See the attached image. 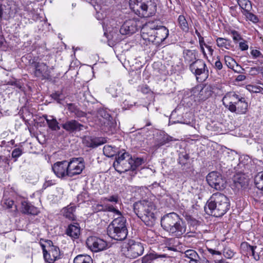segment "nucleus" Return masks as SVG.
Here are the masks:
<instances>
[{
  "label": "nucleus",
  "mask_w": 263,
  "mask_h": 263,
  "mask_svg": "<svg viewBox=\"0 0 263 263\" xmlns=\"http://www.w3.org/2000/svg\"><path fill=\"white\" fill-rule=\"evenodd\" d=\"M7 84L14 86L19 89L22 88V85L20 81L17 80H10L7 82Z\"/></svg>",
  "instance_id": "nucleus-46"
},
{
  "label": "nucleus",
  "mask_w": 263,
  "mask_h": 263,
  "mask_svg": "<svg viewBox=\"0 0 263 263\" xmlns=\"http://www.w3.org/2000/svg\"><path fill=\"white\" fill-rule=\"evenodd\" d=\"M98 117L100 122L108 128V129L112 130V128L114 126V122L112 117L110 116L108 111L104 109H101L98 111Z\"/></svg>",
  "instance_id": "nucleus-18"
},
{
  "label": "nucleus",
  "mask_w": 263,
  "mask_h": 263,
  "mask_svg": "<svg viewBox=\"0 0 263 263\" xmlns=\"http://www.w3.org/2000/svg\"><path fill=\"white\" fill-rule=\"evenodd\" d=\"M180 123L190 125L192 127H195V122L193 118L191 119V120H187L186 119H184L183 121L180 122Z\"/></svg>",
  "instance_id": "nucleus-56"
},
{
  "label": "nucleus",
  "mask_w": 263,
  "mask_h": 263,
  "mask_svg": "<svg viewBox=\"0 0 263 263\" xmlns=\"http://www.w3.org/2000/svg\"><path fill=\"white\" fill-rule=\"evenodd\" d=\"M235 106V111H231L232 112H235L238 114H244L248 110V104L246 102V99L240 96Z\"/></svg>",
  "instance_id": "nucleus-25"
},
{
  "label": "nucleus",
  "mask_w": 263,
  "mask_h": 263,
  "mask_svg": "<svg viewBox=\"0 0 263 263\" xmlns=\"http://www.w3.org/2000/svg\"><path fill=\"white\" fill-rule=\"evenodd\" d=\"M96 210L97 211H105V206L101 204H97L96 206Z\"/></svg>",
  "instance_id": "nucleus-61"
},
{
  "label": "nucleus",
  "mask_w": 263,
  "mask_h": 263,
  "mask_svg": "<svg viewBox=\"0 0 263 263\" xmlns=\"http://www.w3.org/2000/svg\"><path fill=\"white\" fill-rule=\"evenodd\" d=\"M131 156L124 149L118 151L116 155V160L113 163L115 169L120 174L129 170V160Z\"/></svg>",
  "instance_id": "nucleus-7"
},
{
  "label": "nucleus",
  "mask_w": 263,
  "mask_h": 263,
  "mask_svg": "<svg viewBox=\"0 0 263 263\" xmlns=\"http://www.w3.org/2000/svg\"><path fill=\"white\" fill-rule=\"evenodd\" d=\"M66 234L71 238H78L80 234V228L77 223L69 224L66 231Z\"/></svg>",
  "instance_id": "nucleus-26"
},
{
  "label": "nucleus",
  "mask_w": 263,
  "mask_h": 263,
  "mask_svg": "<svg viewBox=\"0 0 263 263\" xmlns=\"http://www.w3.org/2000/svg\"><path fill=\"white\" fill-rule=\"evenodd\" d=\"M206 178L209 185L216 190H221L226 187L225 180L217 172H211L208 174Z\"/></svg>",
  "instance_id": "nucleus-9"
},
{
  "label": "nucleus",
  "mask_w": 263,
  "mask_h": 263,
  "mask_svg": "<svg viewBox=\"0 0 263 263\" xmlns=\"http://www.w3.org/2000/svg\"><path fill=\"white\" fill-rule=\"evenodd\" d=\"M168 30L163 26H157L155 31L154 44H160L164 41L168 35Z\"/></svg>",
  "instance_id": "nucleus-19"
},
{
  "label": "nucleus",
  "mask_w": 263,
  "mask_h": 263,
  "mask_svg": "<svg viewBox=\"0 0 263 263\" xmlns=\"http://www.w3.org/2000/svg\"><path fill=\"white\" fill-rule=\"evenodd\" d=\"M239 46L242 51L247 50L249 48L247 41L245 40H243L239 43Z\"/></svg>",
  "instance_id": "nucleus-53"
},
{
  "label": "nucleus",
  "mask_w": 263,
  "mask_h": 263,
  "mask_svg": "<svg viewBox=\"0 0 263 263\" xmlns=\"http://www.w3.org/2000/svg\"><path fill=\"white\" fill-rule=\"evenodd\" d=\"M256 187L260 190H263V171L258 173L254 179Z\"/></svg>",
  "instance_id": "nucleus-38"
},
{
  "label": "nucleus",
  "mask_w": 263,
  "mask_h": 263,
  "mask_svg": "<svg viewBox=\"0 0 263 263\" xmlns=\"http://www.w3.org/2000/svg\"><path fill=\"white\" fill-rule=\"evenodd\" d=\"M237 4L242 9L241 12L252 9V4L249 0H237Z\"/></svg>",
  "instance_id": "nucleus-37"
},
{
  "label": "nucleus",
  "mask_w": 263,
  "mask_h": 263,
  "mask_svg": "<svg viewBox=\"0 0 263 263\" xmlns=\"http://www.w3.org/2000/svg\"><path fill=\"white\" fill-rule=\"evenodd\" d=\"M242 13L245 16L247 21H249L255 24L257 23L259 21L256 15L251 12V10L242 11Z\"/></svg>",
  "instance_id": "nucleus-36"
},
{
  "label": "nucleus",
  "mask_w": 263,
  "mask_h": 263,
  "mask_svg": "<svg viewBox=\"0 0 263 263\" xmlns=\"http://www.w3.org/2000/svg\"><path fill=\"white\" fill-rule=\"evenodd\" d=\"M177 22L180 28L184 32H187L189 29L188 23L183 15L178 16Z\"/></svg>",
  "instance_id": "nucleus-33"
},
{
  "label": "nucleus",
  "mask_w": 263,
  "mask_h": 263,
  "mask_svg": "<svg viewBox=\"0 0 263 263\" xmlns=\"http://www.w3.org/2000/svg\"><path fill=\"white\" fill-rule=\"evenodd\" d=\"M129 6L140 17L151 16L156 11V5L153 0H129Z\"/></svg>",
  "instance_id": "nucleus-5"
},
{
  "label": "nucleus",
  "mask_w": 263,
  "mask_h": 263,
  "mask_svg": "<svg viewBox=\"0 0 263 263\" xmlns=\"http://www.w3.org/2000/svg\"><path fill=\"white\" fill-rule=\"evenodd\" d=\"M106 142L105 139L101 138L85 136L83 139V144L88 147H96Z\"/></svg>",
  "instance_id": "nucleus-20"
},
{
  "label": "nucleus",
  "mask_w": 263,
  "mask_h": 263,
  "mask_svg": "<svg viewBox=\"0 0 263 263\" xmlns=\"http://www.w3.org/2000/svg\"><path fill=\"white\" fill-rule=\"evenodd\" d=\"M32 205L28 203V202L26 201H23L22 202V212L25 213V209L29 210L30 206H31Z\"/></svg>",
  "instance_id": "nucleus-52"
},
{
  "label": "nucleus",
  "mask_w": 263,
  "mask_h": 263,
  "mask_svg": "<svg viewBox=\"0 0 263 263\" xmlns=\"http://www.w3.org/2000/svg\"><path fill=\"white\" fill-rule=\"evenodd\" d=\"M118 148L109 145H105L103 147V153L108 157H111L116 156L118 152Z\"/></svg>",
  "instance_id": "nucleus-30"
},
{
  "label": "nucleus",
  "mask_w": 263,
  "mask_h": 263,
  "mask_svg": "<svg viewBox=\"0 0 263 263\" xmlns=\"http://www.w3.org/2000/svg\"><path fill=\"white\" fill-rule=\"evenodd\" d=\"M161 225L165 231L176 237H181L186 230L185 222L175 212L163 216L161 220Z\"/></svg>",
  "instance_id": "nucleus-2"
},
{
  "label": "nucleus",
  "mask_w": 263,
  "mask_h": 263,
  "mask_svg": "<svg viewBox=\"0 0 263 263\" xmlns=\"http://www.w3.org/2000/svg\"><path fill=\"white\" fill-rule=\"evenodd\" d=\"M224 61L227 66L230 68L233 66V63L235 62L234 60L230 56H225Z\"/></svg>",
  "instance_id": "nucleus-48"
},
{
  "label": "nucleus",
  "mask_w": 263,
  "mask_h": 263,
  "mask_svg": "<svg viewBox=\"0 0 263 263\" xmlns=\"http://www.w3.org/2000/svg\"><path fill=\"white\" fill-rule=\"evenodd\" d=\"M208 252L210 253H211L212 255H220L221 254L220 252H219L218 251L214 250H213L212 249H211V248L208 249Z\"/></svg>",
  "instance_id": "nucleus-60"
},
{
  "label": "nucleus",
  "mask_w": 263,
  "mask_h": 263,
  "mask_svg": "<svg viewBox=\"0 0 263 263\" xmlns=\"http://www.w3.org/2000/svg\"><path fill=\"white\" fill-rule=\"evenodd\" d=\"M223 255L227 258H231L234 255V252L230 248H225L223 251Z\"/></svg>",
  "instance_id": "nucleus-44"
},
{
  "label": "nucleus",
  "mask_w": 263,
  "mask_h": 263,
  "mask_svg": "<svg viewBox=\"0 0 263 263\" xmlns=\"http://www.w3.org/2000/svg\"><path fill=\"white\" fill-rule=\"evenodd\" d=\"M73 263H93V261L89 255L80 254L74 258Z\"/></svg>",
  "instance_id": "nucleus-32"
},
{
  "label": "nucleus",
  "mask_w": 263,
  "mask_h": 263,
  "mask_svg": "<svg viewBox=\"0 0 263 263\" xmlns=\"http://www.w3.org/2000/svg\"><path fill=\"white\" fill-rule=\"evenodd\" d=\"M74 115L77 117H83L85 116V113L81 110H80L78 108L77 109Z\"/></svg>",
  "instance_id": "nucleus-58"
},
{
  "label": "nucleus",
  "mask_w": 263,
  "mask_h": 263,
  "mask_svg": "<svg viewBox=\"0 0 263 263\" xmlns=\"http://www.w3.org/2000/svg\"><path fill=\"white\" fill-rule=\"evenodd\" d=\"M184 254V257L190 259V260L194 258H199L198 253L194 250H187Z\"/></svg>",
  "instance_id": "nucleus-41"
},
{
  "label": "nucleus",
  "mask_w": 263,
  "mask_h": 263,
  "mask_svg": "<svg viewBox=\"0 0 263 263\" xmlns=\"http://www.w3.org/2000/svg\"><path fill=\"white\" fill-rule=\"evenodd\" d=\"M213 91L210 85H205L202 87L197 95L198 101H204L208 99L212 94Z\"/></svg>",
  "instance_id": "nucleus-23"
},
{
  "label": "nucleus",
  "mask_w": 263,
  "mask_h": 263,
  "mask_svg": "<svg viewBox=\"0 0 263 263\" xmlns=\"http://www.w3.org/2000/svg\"><path fill=\"white\" fill-rule=\"evenodd\" d=\"M216 42L218 47L222 49H230L232 47L231 41L229 39L217 37Z\"/></svg>",
  "instance_id": "nucleus-29"
},
{
  "label": "nucleus",
  "mask_w": 263,
  "mask_h": 263,
  "mask_svg": "<svg viewBox=\"0 0 263 263\" xmlns=\"http://www.w3.org/2000/svg\"><path fill=\"white\" fill-rule=\"evenodd\" d=\"M109 92L112 95V97H116L121 92V88L117 85H112L110 86L108 88Z\"/></svg>",
  "instance_id": "nucleus-40"
},
{
  "label": "nucleus",
  "mask_w": 263,
  "mask_h": 263,
  "mask_svg": "<svg viewBox=\"0 0 263 263\" xmlns=\"http://www.w3.org/2000/svg\"><path fill=\"white\" fill-rule=\"evenodd\" d=\"M62 127L67 132L73 133L81 130L83 125L75 120H71L67 121L65 123L62 124Z\"/></svg>",
  "instance_id": "nucleus-21"
},
{
  "label": "nucleus",
  "mask_w": 263,
  "mask_h": 263,
  "mask_svg": "<svg viewBox=\"0 0 263 263\" xmlns=\"http://www.w3.org/2000/svg\"><path fill=\"white\" fill-rule=\"evenodd\" d=\"M139 23V21L135 18L126 20L121 26L120 32L123 35L133 34L137 31Z\"/></svg>",
  "instance_id": "nucleus-12"
},
{
  "label": "nucleus",
  "mask_w": 263,
  "mask_h": 263,
  "mask_svg": "<svg viewBox=\"0 0 263 263\" xmlns=\"http://www.w3.org/2000/svg\"><path fill=\"white\" fill-rule=\"evenodd\" d=\"M199 43L200 46H205V45H207L205 43L204 41V38L203 37H200L199 39Z\"/></svg>",
  "instance_id": "nucleus-63"
},
{
  "label": "nucleus",
  "mask_w": 263,
  "mask_h": 263,
  "mask_svg": "<svg viewBox=\"0 0 263 263\" xmlns=\"http://www.w3.org/2000/svg\"><path fill=\"white\" fill-rule=\"evenodd\" d=\"M129 170H132L134 171L136 168L141 165L143 163V159L140 158L132 157L131 156L129 160Z\"/></svg>",
  "instance_id": "nucleus-31"
},
{
  "label": "nucleus",
  "mask_w": 263,
  "mask_h": 263,
  "mask_svg": "<svg viewBox=\"0 0 263 263\" xmlns=\"http://www.w3.org/2000/svg\"><path fill=\"white\" fill-rule=\"evenodd\" d=\"M230 207V203L228 197L217 192L213 194L207 201L204 210L207 214L220 217L228 212Z\"/></svg>",
  "instance_id": "nucleus-1"
},
{
  "label": "nucleus",
  "mask_w": 263,
  "mask_h": 263,
  "mask_svg": "<svg viewBox=\"0 0 263 263\" xmlns=\"http://www.w3.org/2000/svg\"><path fill=\"white\" fill-rule=\"evenodd\" d=\"M52 97L56 100L58 103H60L61 100H63V98L62 97V94L60 92H55L52 95Z\"/></svg>",
  "instance_id": "nucleus-54"
},
{
  "label": "nucleus",
  "mask_w": 263,
  "mask_h": 263,
  "mask_svg": "<svg viewBox=\"0 0 263 263\" xmlns=\"http://www.w3.org/2000/svg\"><path fill=\"white\" fill-rule=\"evenodd\" d=\"M231 34L232 35L233 39L235 42L242 40L240 35L236 30H232L231 31Z\"/></svg>",
  "instance_id": "nucleus-49"
},
{
  "label": "nucleus",
  "mask_w": 263,
  "mask_h": 263,
  "mask_svg": "<svg viewBox=\"0 0 263 263\" xmlns=\"http://www.w3.org/2000/svg\"><path fill=\"white\" fill-rule=\"evenodd\" d=\"M52 171L59 178L68 177V163L66 161L57 162L52 166Z\"/></svg>",
  "instance_id": "nucleus-17"
},
{
  "label": "nucleus",
  "mask_w": 263,
  "mask_h": 263,
  "mask_svg": "<svg viewBox=\"0 0 263 263\" xmlns=\"http://www.w3.org/2000/svg\"><path fill=\"white\" fill-rule=\"evenodd\" d=\"M175 140H176L173 137L163 132H161L156 140V145L159 147Z\"/></svg>",
  "instance_id": "nucleus-22"
},
{
  "label": "nucleus",
  "mask_w": 263,
  "mask_h": 263,
  "mask_svg": "<svg viewBox=\"0 0 263 263\" xmlns=\"http://www.w3.org/2000/svg\"><path fill=\"white\" fill-rule=\"evenodd\" d=\"M75 207L69 205L62 210V214L64 217L69 220H73L75 219Z\"/></svg>",
  "instance_id": "nucleus-27"
},
{
  "label": "nucleus",
  "mask_w": 263,
  "mask_h": 263,
  "mask_svg": "<svg viewBox=\"0 0 263 263\" xmlns=\"http://www.w3.org/2000/svg\"><path fill=\"white\" fill-rule=\"evenodd\" d=\"M157 25L154 23L145 24L141 29V37L144 40L154 43Z\"/></svg>",
  "instance_id": "nucleus-13"
},
{
  "label": "nucleus",
  "mask_w": 263,
  "mask_h": 263,
  "mask_svg": "<svg viewBox=\"0 0 263 263\" xmlns=\"http://www.w3.org/2000/svg\"><path fill=\"white\" fill-rule=\"evenodd\" d=\"M86 244L88 248L95 252L104 250L107 246L106 241L96 236L89 237L86 240Z\"/></svg>",
  "instance_id": "nucleus-11"
},
{
  "label": "nucleus",
  "mask_w": 263,
  "mask_h": 263,
  "mask_svg": "<svg viewBox=\"0 0 263 263\" xmlns=\"http://www.w3.org/2000/svg\"><path fill=\"white\" fill-rule=\"evenodd\" d=\"M153 259L151 255H147L144 256L142 259V263H148Z\"/></svg>",
  "instance_id": "nucleus-57"
},
{
  "label": "nucleus",
  "mask_w": 263,
  "mask_h": 263,
  "mask_svg": "<svg viewBox=\"0 0 263 263\" xmlns=\"http://www.w3.org/2000/svg\"><path fill=\"white\" fill-rule=\"evenodd\" d=\"M44 258L48 263H53L60 256V251L59 248L54 246L49 247L48 251L45 249V247L42 245Z\"/></svg>",
  "instance_id": "nucleus-15"
},
{
  "label": "nucleus",
  "mask_w": 263,
  "mask_h": 263,
  "mask_svg": "<svg viewBox=\"0 0 263 263\" xmlns=\"http://www.w3.org/2000/svg\"><path fill=\"white\" fill-rule=\"evenodd\" d=\"M234 186L239 189L245 187L248 184L249 180L244 174H236L233 179Z\"/></svg>",
  "instance_id": "nucleus-24"
},
{
  "label": "nucleus",
  "mask_w": 263,
  "mask_h": 263,
  "mask_svg": "<svg viewBox=\"0 0 263 263\" xmlns=\"http://www.w3.org/2000/svg\"><path fill=\"white\" fill-rule=\"evenodd\" d=\"M50 119L47 120V124L49 128L53 131H57L60 129L57 119L53 116H50Z\"/></svg>",
  "instance_id": "nucleus-35"
},
{
  "label": "nucleus",
  "mask_w": 263,
  "mask_h": 263,
  "mask_svg": "<svg viewBox=\"0 0 263 263\" xmlns=\"http://www.w3.org/2000/svg\"><path fill=\"white\" fill-rule=\"evenodd\" d=\"M54 184V183L52 180H49V181H46L45 183L44 184V185L46 186H48L52 185Z\"/></svg>",
  "instance_id": "nucleus-64"
},
{
  "label": "nucleus",
  "mask_w": 263,
  "mask_h": 263,
  "mask_svg": "<svg viewBox=\"0 0 263 263\" xmlns=\"http://www.w3.org/2000/svg\"><path fill=\"white\" fill-rule=\"evenodd\" d=\"M50 70L48 66L44 63H37L35 65L34 75L41 80L51 79Z\"/></svg>",
  "instance_id": "nucleus-16"
},
{
  "label": "nucleus",
  "mask_w": 263,
  "mask_h": 263,
  "mask_svg": "<svg viewBox=\"0 0 263 263\" xmlns=\"http://www.w3.org/2000/svg\"><path fill=\"white\" fill-rule=\"evenodd\" d=\"M253 59H257L258 58H263V54L261 52L256 49H253L250 52Z\"/></svg>",
  "instance_id": "nucleus-47"
},
{
  "label": "nucleus",
  "mask_w": 263,
  "mask_h": 263,
  "mask_svg": "<svg viewBox=\"0 0 263 263\" xmlns=\"http://www.w3.org/2000/svg\"><path fill=\"white\" fill-rule=\"evenodd\" d=\"M240 96L235 92L231 91L227 93L222 98L223 104L230 111H235L236 104Z\"/></svg>",
  "instance_id": "nucleus-14"
},
{
  "label": "nucleus",
  "mask_w": 263,
  "mask_h": 263,
  "mask_svg": "<svg viewBox=\"0 0 263 263\" xmlns=\"http://www.w3.org/2000/svg\"><path fill=\"white\" fill-rule=\"evenodd\" d=\"M68 163V177H72L80 175L85 168L82 158H73Z\"/></svg>",
  "instance_id": "nucleus-8"
},
{
  "label": "nucleus",
  "mask_w": 263,
  "mask_h": 263,
  "mask_svg": "<svg viewBox=\"0 0 263 263\" xmlns=\"http://www.w3.org/2000/svg\"><path fill=\"white\" fill-rule=\"evenodd\" d=\"M102 200L104 201H108L117 203L119 201V197L117 195H114L102 198Z\"/></svg>",
  "instance_id": "nucleus-43"
},
{
  "label": "nucleus",
  "mask_w": 263,
  "mask_h": 263,
  "mask_svg": "<svg viewBox=\"0 0 263 263\" xmlns=\"http://www.w3.org/2000/svg\"><path fill=\"white\" fill-rule=\"evenodd\" d=\"M185 62L190 65L193 62L196 60V53L194 51L187 50L184 54Z\"/></svg>",
  "instance_id": "nucleus-34"
},
{
  "label": "nucleus",
  "mask_w": 263,
  "mask_h": 263,
  "mask_svg": "<svg viewBox=\"0 0 263 263\" xmlns=\"http://www.w3.org/2000/svg\"><path fill=\"white\" fill-rule=\"evenodd\" d=\"M241 246L246 247L248 251H250L252 253V255L256 260H258L260 258L259 255L258 254H255V250L256 248V246H251L247 242H243L241 244Z\"/></svg>",
  "instance_id": "nucleus-39"
},
{
  "label": "nucleus",
  "mask_w": 263,
  "mask_h": 263,
  "mask_svg": "<svg viewBox=\"0 0 263 263\" xmlns=\"http://www.w3.org/2000/svg\"><path fill=\"white\" fill-rule=\"evenodd\" d=\"M105 211L112 212L115 214V216L116 215L117 217L123 216L121 212L111 205H105Z\"/></svg>",
  "instance_id": "nucleus-42"
},
{
  "label": "nucleus",
  "mask_w": 263,
  "mask_h": 263,
  "mask_svg": "<svg viewBox=\"0 0 263 263\" xmlns=\"http://www.w3.org/2000/svg\"><path fill=\"white\" fill-rule=\"evenodd\" d=\"M190 69L196 76L197 79H198L199 77L201 75H203V80L208 76L209 70L205 62L202 60L197 59L191 63Z\"/></svg>",
  "instance_id": "nucleus-10"
},
{
  "label": "nucleus",
  "mask_w": 263,
  "mask_h": 263,
  "mask_svg": "<svg viewBox=\"0 0 263 263\" xmlns=\"http://www.w3.org/2000/svg\"><path fill=\"white\" fill-rule=\"evenodd\" d=\"M107 232L112 239L119 241L124 240L128 234L126 218L124 216L115 218L108 226Z\"/></svg>",
  "instance_id": "nucleus-4"
},
{
  "label": "nucleus",
  "mask_w": 263,
  "mask_h": 263,
  "mask_svg": "<svg viewBox=\"0 0 263 263\" xmlns=\"http://www.w3.org/2000/svg\"><path fill=\"white\" fill-rule=\"evenodd\" d=\"M13 204V201L10 199H6L4 201V206L8 209L12 208Z\"/></svg>",
  "instance_id": "nucleus-51"
},
{
  "label": "nucleus",
  "mask_w": 263,
  "mask_h": 263,
  "mask_svg": "<svg viewBox=\"0 0 263 263\" xmlns=\"http://www.w3.org/2000/svg\"><path fill=\"white\" fill-rule=\"evenodd\" d=\"M246 79V76L245 75H243V74H240V75H238L236 79V80L237 81H244L245 79Z\"/></svg>",
  "instance_id": "nucleus-62"
},
{
  "label": "nucleus",
  "mask_w": 263,
  "mask_h": 263,
  "mask_svg": "<svg viewBox=\"0 0 263 263\" xmlns=\"http://www.w3.org/2000/svg\"><path fill=\"white\" fill-rule=\"evenodd\" d=\"M67 107L68 110L71 113L74 114L77 109H78L76 106L72 103H69L67 104Z\"/></svg>",
  "instance_id": "nucleus-55"
},
{
  "label": "nucleus",
  "mask_w": 263,
  "mask_h": 263,
  "mask_svg": "<svg viewBox=\"0 0 263 263\" xmlns=\"http://www.w3.org/2000/svg\"><path fill=\"white\" fill-rule=\"evenodd\" d=\"M121 251L126 257L136 258L143 254L144 248L141 243L129 240L122 245Z\"/></svg>",
  "instance_id": "nucleus-6"
},
{
  "label": "nucleus",
  "mask_w": 263,
  "mask_h": 263,
  "mask_svg": "<svg viewBox=\"0 0 263 263\" xmlns=\"http://www.w3.org/2000/svg\"><path fill=\"white\" fill-rule=\"evenodd\" d=\"M214 65L215 67L218 70H221L223 67L222 63L220 62L219 59H218L215 62Z\"/></svg>",
  "instance_id": "nucleus-59"
},
{
  "label": "nucleus",
  "mask_w": 263,
  "mask_h": 263,
  "mask_svg": "<svg viewBox=\"0 0 263 263\" xmlns=\"http://www.w3.org/2000/svg\"><path fill=\"white\" fill-rule=\"evenodd\" d=\"M22 154V149L20 148H15L12 152V157L13 158H17Z\"/></svg>",
  "instance_id": "nucleus-50"
},
{
  "label": "nucleus",
  "mask_w": 263,
  "mask_h": 263,
  "mask_svg": "<svg viewBox=\"0 0 263 263\" xmlns=\"http://www.w3.org/2000/svg\"><path fill=\"white\" fill-rule=\"evenodd\" d=\"M12 14L11 8L4 5H0V19L8 20Z\"/></svg>",
  "instance_id": "nucleus-28"
},
{
  "label": "nucleus",
  "mask_w": 263,
  "mask_h": 263,
  "mask_svg": "<svg viewBox=\"0 0 263 263\" xmlns=\"http://www.w3.org/2000/svg\"><path fill=\"white\" fill-rule=\"evenodd\" d=\"M39 212V210L33 205L30 207L29 210L25 209V213L31 214V215H37Z\"/></svg>",
  "instance_id": "nucleus-45"
},
{
  "label": "nucleus",
  "mask_w": 263,
  "mask_h": 263,
  "mask_svg": "<svg viewBox=\"0 0 263 263\" xmlns=\"http://www.w3.org/2000/svg\"><path fill=\"white\" fill-rule=\"evenodd\" d=\"M133 206L135 214L146 226H151L154 224L156 208L153 202L147 200H140L135 203Z\"/></svg>",
  "instance_id": "nucleus-3"
}]
</instances>
